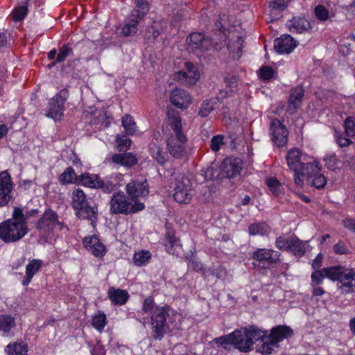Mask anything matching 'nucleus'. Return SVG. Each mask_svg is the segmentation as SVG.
Wrapping results in <instances>:
<instances>
[{
  "label": "nucleus",
  "mask_w": 355,
  "mask_h": 355,
  "mask_svg": "<svg viewBox=\"0 0 355 355\" xmlns=\"http://www.w3.org/2000/svg\"><path fill=\"white\" fill-rule=\"evenodd\" d=\"M151 258L149 251H141L134 254L133 261L135 265L141 266L148 263Z\"/></svg>",
  "instance_id": "42"
},
{
  "label": "nucleus",
  "mask_w": 355,
  "mask_h": 355,
  "mask_svg": "<svg viewBox=\"0 0 355 355\" xmlns=\"http://www.w3.org/2000/svg\"><path fill=\"white\" fill-rule=\"evenodd\" d=\"M42 266V261L40 259H33L26 267V275L22 281L24 286H28L33 276L40 270Z\"/></svg>",
  "instance_id": "30"
},
{
  "label": "nucleus",
  "mask_w": 355,
  "mask_h": 355,
  "mask_svg": "<svg viewBox=\"0 0 355 355\" xmlns=\"http://www.w3.org/2000/svg\"><path fill=\"white\" fill-rule=\"evenodd\" d=\"M264 336V331L255 326L236 329L232 332V345L241 352H247Z\"/></svg>",
  "instance_id": "2"
},
{
  "label": "nucleus",
  "mask_w": 355,
  "mask_h": 355,
  "mask_svg": "<svg viewBox=\"0 0 355 355\" xmlns=\"http://www.w3.org/2000/svg\"><path fill=\"white\" fill-rule=\"evenodd\" d=\"M64 92V90H62L61 92L55 96L49 102V111L46 114V116L52 118L55 121L60 120L63 115L65 99L68 97L67 92Z\"/></svg>",
  "instance_id": "14"
},
{
  "label": "nucleus",
  "mask_w": 355,
  "mask_h": 355,
  "mask_svg": "<svg viewBox=\"0 0 355 355\" xmlns=\"http://www.w3.org/2000/svg\"><path fill=\"white\" fill-rule=\"evenodd\" d=\"M304 96L303 90H294L288 100V109L295 112L300 105Z\"/></svg>",
  "instance_id": "35"
},
{
  "label": "nucleus",
  "mask_w": 355,
  "mask_h": 355,
  "mask_svg": "<svg viewBox=\"0 0 355 355\" xmlns=\"http://www.w3.org/2000/svg\"><path fill=\"white\" fill-rule=\"evenodd\" d=\"M106 324V315L101 312L93 317L92 325L98 331H101Z\"/></svg>",
  "instance_id": "48"
},
{
  "label": "nucleus",
  "mask_w": 355,
  "mask_h": 355,
  "mask_svg": "<svg viewBox=\"0 0 355 355\" xmlns=\"http://www.w3.org/2000/svg\"><path fill=\"white\" fill-rule=\"evenodd\" d=\"M345 132L347 136H355V119L353 117L349 116L346 119L345 121Z\"/></svg>",
  "instance_id": "54"
},
{
  "label": "nucleus",
  "mask_w": 355,
  "mask_h": 355,
  "mask_svg": "<svg viewBox=\"0 0 355 355\" xmlns=\"http://www.w3.org/2000/svg\"><path fill=\"white\" fill-rule=\"evenodd\" d=\"M270 132L271 139L277 146H283L287 144L288 132L279 120L274 119L271 121Z\"/></svg>",
  "instance_id": "17"
},
{
  "label": "nucleus",
  "mask_w": 355,
  "mask_h": 355,
  "mask_svg": "<svg viewBox=\"0 0 355 355\" xmlns=\"http://www.w3.org/2000/svg\"><path fill=\"white\" fill-rule=\"evenodd\" d=\"M169 100L173 105L186 110L192 103V97L187 90H171Z\"/></svg>",
  "instance_id": "20"
},
{
  "label": "nucleus",
  "mask_w": 355,
  "mask_h": 355,
  "mask_svg": "<svg viewBox=\"0 0 355 355\" xmlns=\"http://www.w3.org/2000/svg\"><path fill=\"white\" fill-rule=\"evenodd\" d=\"M36 227L39 233L42 235L51 234L55 227H58L60 230L64 227L67 228L64 223L59 220L57 213L51 209H46L39 218Z\"/></svg>",
  "instance_id": "8"
},
{
  "label": "nucleus",
  "mask_w": 355,
  "mask_h": 355,
  "mask_svg": "<svg viewBox=\"0 0 355 355\" xmlns=\"http://www.w3.org/2000/svg\"><path fill=\"white\" fill-rule=\"evenodd\" d=\"M27 346L22 343H13L7 346L8 355H27Z\"/></svg>",
  "instance_id": "40"
},
{
  "label": "nucleus",
  "mask_w": 355,
  "mask_h": 355,
  "mask_svg": "<svg viewBox=\"0 0 355 355\" xmlns=\"http://www.w3.org/2000/svg\"><path fill=\"white\" fill-rule=\"evenodd\" d=\"M297 46V42L288 34H284L274 41V48L280 54L291 53Z\"/></svg>",
  "instance_id": "21"
},
{
  "label": "nucleus",
  "mask_w": 355,
  "mask_h": 355,
  "mask_svg": "<svg viewBox=\"0 0 355 355\" xmlns=\"http://www.w3.org/2000/svg\"><path fill=\"white\" fill-rule=\"evenodd\" d=\"M248 231L250 235L264 236L269 233L270 228L268 226V225L265 223H256L251 224L248 227Z\"/></svg>",
  "instance_id": "36"
},
{
  "label": "nucleus",
  "mask_w": 355,
  "mask_h": 355,
  "mask_svg": "<svg viewBox=\"0 0 355 355\" xmlns=\"http://www.w3.org/2000/svg\"><path fill=\"white\" fill-rule=\"evenodd\" d=\"M188 267L189 269L195 270L196 272H202L203 271V266L199 261L191 259L189 260L188 263Z\"/></svg>",
  "instance_id": "58"
},
{
  "label": "nucleus",
  "mask_w": 355,
  "mask_h": 355,
  "mask_svg": "<svg viewBox=\"0 0 355 355\" xmlns=\"http://www.w3.org/2000/svg\"><path fill=\"white\" fill-rule=\"evenodd\" d=\"M98 189H101L105 193H110L116 189V184L110 180H103L100 178Z\"/></svg>",
  "instance_id": "53"
},
{
  "label": "nucleus",
  "mask_w": 355,
  "mask_h": 355,
  "mask_svg": "<svg viewBox=\"0 0 355 355\" xmlns=\"http://www.w3.org/2000/svg\"><path fill=\"white\" fill-rule=\"evenodd\" d=\"M288 31L294 34H303L312 31L311 21L305 17L295 16L286 22Z\"/></svg>",
  "instance_id": "18"
},
{
  "label": "nucleus",
  "mask_w": 355,
  "mask_h": 355,
  "mask_svg": "<svg viewBox=\"0 0 355 355\" xmlns=\"http://www.w3.org/2000/svg\"><path fill=\"white\" fill-rule=\"evenodd\" d=\"M169 311L168 306H162L156 307L152 313L151 326L155 339L160 340L169 328Z\"/></svg>",
  "instance_id": "7"
},
{
  "label": "nucleus",
  "mask_w": 355,
  "mask_h": 355,
  "mask_svg": "<svg viewBox=\"0 0 355 355\" xmlns=\"http://www.w3.org/2000/svg\"><path fill=\"white\" fill-rule=\"evenodd\" d=\"M266 184L274 196H279L282 193L283 187L277 179L269 178L266 180Z\"/></svg>",
  "instance_id": "43"
},
{
  "label": "nucleus",
  "mask_w": 355,
  "mask_h": 355,
  "mask_svg": "<svg viewBox=\"0 0 355 355\" xmlns=\"http://www.w3.org/2000/svg\"><path fill=\"white\" fill-rule=\"evenodd\" d=\"M293 334V330L286 325H277L271 329L268 335L278 345L284 339H288Z\"/></svg>",
  "instance_id": "25"
},
{
  "label": "nucleus",
  "mask_w": 355,
  "mask_h": 355,
  "mask_svg": "<svg viewBox=\"0 0 355 355\" xmlns=\"http://www.w3.org/2000/svg\"><path fill=\"white\" fill-rule=\"evenodd\" d=\"M242 165L240 159L227 157L223 160L220 166V175L228 178H234L240 173Z\"/></svg>",
  "instance_id": "19"
},
{
  "label": "nucleus",
  "mask_w": 355,
  "mask_h": 355,
  "mask_svg": "<svg viewBox=\"0 0 355 355\" xmlns=\"http://www.w3.org/2000/svg\"><path fill=\"white\" fill-rule=\"evenodd\" d=\"M135 4V8L148 12L150 10V3L148 0H133Z\"/></svg>",
  "instance_id": "57"
},
{
  "label": "nucleus",
  "mask_w": 355,
  "mask_h": 355,
  "mask_svg": "<svg viewBox=\"0 0 355 355\" xmlns=\"http://www.w3.org/2000/svg\"><path fill=\"white\" fill-rule=\"evenodd\" d=\"M28 232L26 223L7 220L0 224V239L6 243L21 239Z\"/></svg>",
  "instance_id": "5"
},
{
  "label": "nucleus",
  "mask_w": 355,
  "mask_h": 355,
  "mask_svg": "<svg viewBox=\"0 0 355 355\" xmlns=\"http://www.w3.org/2000/svg\"><path fill=\"white\" fill-rule=\"evenodd\" d=\"M191 188V182L189 178H178L174 187V200L178 203H189L192 198Z\"/></svg>",
  "instance_id": "11"
},
{
  "label": "nucleus",
  "mask_w": 355,
  "mask_h": 355,
  "mask_svg": "<svg viewBox=\"0 0 355 355\" xmlns=\"http://www.w3.org/2000/svg\"><path fill=\"white\" fill-rule=\"evenodd\" d=\"M78 178L74 170L71 167H69L61 175L60 181L63 184L76 183Z\"/></svg>",
  "instance_id": "46"
},
{
  "label": "nucleus",
  "mask_w": 355,
  "mask_h": 355,
  "mask_svg": "<svg viewBox=\"0 0 355 355\" xmlns=\"http://www.w3.org/2000/svg\"><path fill=\"white\" fill-rule=\"evenodd\" d=\"M200 73L191 62H184V71H178L173 73V80L180 85L191 87L196 84L200 79Z\"/></svg>",
  "instance_id": "9"
},
{
  "label": "nucleus",
  "mask_w": 355,
  "mask_h": 355,
  "mask_svg": "<svg viewBox=\"0 0 355 355\" xmlns=\"http://www.w3.org/2000/svg\"><path fill=\"white\" fill-rule=\"evenodd\" d=\"M85 248L96 257H103L106 252L105 245L95 236H87L83 239Z\"/></svg>",
  "instance_id": "24"
},
{
  "label": "nucleus",
  "mask_w": 355,
  "mask_h": 355,
  "mask_svg": "<svg viewBox=\"0 0 355 355\" xmlns=\"http://www.w3.org/2000/svg\"><path fill=\"white\" fill-rule=\"evenodd\" d=\"M73 55V51L70 44L69 43L64 44L59 49V52L57 55L56 60L57 62H62L67 57Z\"/></svg>",
  "instance_id": "44"
},
{
  "label": "nucleus",
  "mask_w": 355,
  "mask_h": 355,
  "mask_svg": "<svg viewBox=\"0 0 355 355\" xmlns=\"http://www.w3.org/2000/svg\"><path fill=\"white\" fill-rule=\"evenodd\" d=\"M154 307V300L152 297H146L143 302L142 309L144 312L151 311Z\"/></svg>",
  "instance_id": "61"
},
{
  "label": "nucleus",
  "mask_w": 355,
  "mask_h": 355,
  "mask_svg": "<svg viewBox=\"0 0 355 355\" xmlns=\"http://www.w3.org/2000/svg\"><path fill=\"white\" fill-rule=\"evenodd\" d=\"M314 14L315 17L321 21H325L329 17V10L322 5H318L315 7Z\"/></svg>",
  "instance_id": "49"
},
{
  "label": "nucleus",
  "mask_w": 355,
  "mask_h": 355,
  "mask_svg": "<svg viewBox=\"0 0 355 355\" xmlns=\"http://www.w3.org/2000/svg\"><path fill=\"white\" fill-rule=\"evenodd\" d=\"M334 251L336 254H344L347 252L346 245L343 242H338L334 246Z\"/></svg>",
  "instance_id": "63"
},
{
  "label": "nucleus",
  "mask_w": 355,
  "mask_h": 355,
  "mask_svg": "<svg viewBox=\"0 0 355 355\" xmlns=\"http://www.w3.org/2000/svg\"><path fill=\"white\" fill-rule=\"evenodd\" d=\"M320 170V168L319 166V164L316 162H305L303 166V171L305 172L304 173L309 178V179L312 178L314 175L318 174Z\"/></svg>",
  "instance_id": "45"
},
{
  "label": "nucleus",
  "mask_w": 355,
  "mask_h": 355,
  "mask_svg": "<svg viewBox=\"0 0 355 355\" xmlns=\"http://www.w3.org/2000/svg\"><path fill=\"white\" fill-rule=\"evenodd\" d=\"M262 344L258 347L257 351L263 355H269L277 352L279 347L275 341L264 332V336L260 339Z\"/></svg>",
  "instance_id": "29"
},
{
  "label": "nucleus",
  "mask_w": 355,
  "mask_h": 355,
  "mask_svg": "<svg viewBox=\"0 0 355 355\" xmlns=\"http://www.w3.org/2000/svg\"><path fill=\"white\" fill-rule=\"evenodd\" d=\"M288 7L285 0H270L268 2V9L270 13L279 14L284 11Z\"/></svg>",
  "instance_id": "39"
},
{
  "label": "nucleus",
  "mask_w": 355,
  "mask_h": 355,
  "mask_svg": "<svg viewBox=\"0 0 355 355\" xmlns=\"http://www.w3.org/2000/svg\"><path fill=\"white\" fill-rule=\"evenodd\" d=\"M289 245V238L286 239L284 236H280L276 239L275 246L281 250H288Z\"/></svg>",
  "instance_id": "56"
},
{
  "label": "nucleus",
  "mask_w": 355,
  "mask_h": 355,
  "mask_svg": "<svg viewBox=\"0 0 355 355\" xmlns=\"http://www.w3.org/2000/svg\"><path fill=\"white\" fill-rule=\"evenodd\" d=\"M162 31V23L159 21H153L150 26L146 27L144 39L148 41L156 40Z\"/></svg>",
  "instance_id": "32"
},
{
  "label": "nucleus",
  "mask_w": 355,
  "mask_h": 355,
  "mask_svg": "<svg viewBox=\"0 0 355 355\" xmlns=\"http://www.w3.org/2000/svg\"><path fill=\"white\" fill-rule=\"evenodd\" d=\"M150 153L153 157L161 165H163L166 159L165 157V153L162 151V148L155 144H153L150 147Z\"/></svg>",
  "instance_id": "41"
},
{
  "label": "nucleus",
  "mask_w": 355,
  "mask_h": 355,
  "mask_svg": "<svg viewBox=\"0 0 355 355\" xmlns=\"http://www.w3.org/2000/svg\"><path fill=\"white\" fill-rule=\"evenodd\" d=\"M332 269H335V267L324 268L322 270H317L312 272V286H317L321 284L324 277H327L331 280L336 281V275H333Z\"/></svg>",
  "instance_id": "27"
},
{
  "label": "nucleus",
  "mask_w": 355,
  "mask_h": 355,
  "mask_svg": "<svg viewBox=\"0 0 355 355\" xmlns=\"http://www.w3.org/2000/svg\"><path fill=\"white\" fill-rule=\"evenodd\" d=\"M125 191L130 200L133 202H139V198L148 196V184L143 178L133 180L126 184Z\"/></svg>",
  "instance_id": "12"
},
{
  "label": "nucleus",
  "mask_w": 355,
  "mask_h": 355,
  "mask_svg": "<svg viewBox=\"0 0 355 355\" xmlns=\"http://www.w3.org/2000/svg\"><path fill=\"white\" fill-rule=\"evenodd\" d=\"M333 275H336L338 282V289L342 293L355 292V268H347L343 266H336L332 269Z\"/></svg>",
  "instance_id": "6"
},
{
  "label": "nucleus",
  "mask_w": 355,
  "mask_h": 355,
  "mask_svg": "<svg viewBox=\"0 0 355 355\" xmlns=\"http://www.w3.org/2000/svg\"><path fill=\"white\" fill-rule=\"evenodd\" d=\"M308 246L306 241H302L296 236H291L289 237V245L287 251L301 257L305 254Z\"/></svg>",
  "instance_id": "28"
},
{
  "label": "nucleus",
  "mask_w": 355,
  "mask_h": 355,
  "mask_svg": "<svg viewBox=\"0 0 355 355\" xmlns=\"http://www.w3.org/2000/svg\"><path fill=\"white\" fill-rule=\"evenodd\" d=\"M187 142V136L166 135V149L174 158L179 159L185 155Z\"/></svg>",
  "instance_id": "13"
},
{
  "label": "nucleus",
  "mask_w": 355,
  "mask_h": 355,
  "mask_svg": "<svg viewBox=\"0 0 355 355\" xmlns=\"http://www.w3.org/2000/svg\"><path fill=\"white\" fill-rule=\"evenodd\" d=\"M121 123L127 135H132L137 131V125L132 116L125 114L123 116Z\"/></svg>",
  "instance_id": "37"
},
{
  "label": "nucleus",
  "mask_w": 355,
  "mask_h": 355,
  "mask_svg": "<svg viewBox=\"0 0 355 355\" xmlns=\"http://www.w3.org/2000/svg\"><path fill=\"white\" fill-rule=\"evenodd\" d=\"M224 144V137L221 135H218L212 137L210 147L213 151L217 152Z\"/></svg>",
  "instance_id": "55"
},
{
  "label": "nucleus",
  "mask_w": 355,
  "mask_h": 355,
  "mask_svg": "<svg viewBox=\"0 0 355 355\" xmlns=\"http://www.w3.org/2000/svg\"><path fill=\"white\" fill-rule=\"evenodd\" d=\"M166 116V123L169 127V132L166 135L187 136L182 130V119L179 112L173 109L168 108Z\"/></svg>",
  "instance_id": "16"
},
{
  "label": "nucleus",
  "mask_w": 355,
  "mask_h": 355,
  "mask_svg": "<svg viewBox=\"0 0 355 355\" xmlns=\"http://www.w3.org/2000/svg\"><path fill=\"white\" fill-rule=\"evenodd\" d=\"M15 326L13 317L8 315H0V331L8 334Z\"/></svg>",
  "instance_id": "38"
},
{
  "label": "nucleus",
  "mask_w": 355,
  "mask_h": 355,
  "mask_svg": "<svg viewBox=\"0 0 355 355\" xmlns=\"http://www.w3.org/2000/svg\"><path fill=\"white\" fill-rule=\"evenodd\" d=\"M148 12L137 8L132 9L125 17L121 28V34L124 37L134 36L138 31V25L143 21Z\"/></svg>",
  "instance_id": "10"
},
{
  "label": "nucleus",
  "mask_w": 355,
  "mask_h": 355,
  "mask_svg": "<svg viewBox=\"0 0 355 355\" xmlns=\"http://www.w3.org/2000/svg\"><path fill=\"white\" fill-rule=\"evenodd\" d=\"M343 224L345 228L355 232V219L345 218L343 220Z\"/></svg>",
  "instance_id": "64"
},
{
  "label": "nucleus",
  "mask_w": 355,
  "mask_h": 355,
  "mask_svg": "<svg viewBox=\"0 0 355 355\" xmlns=\"http://www.w3.org/2000/svg\"><path fill=\"white\" fill-rule=\"evenodd\" d=\"M13 184L7 171L0 173V207L7 205L12 198Z\"/></svg>",
  "instance_id": "15"
},
{
  "label": "nucleus",
  "mask_w": 355,
  "mask_h": 355,
  "mask_svg": "<svg viewBox=\"0 0 355 355\" xmlns=\"http://www.w3.org/2000/svg\"><path fill=\"white\" fill-rule=\"evenodd\" d=\"M309 181L311 185L319 189H322L327 183L326 178L319 173L309 178Z\"/></svg>",
  "instance_id": "50"
},
{
  "label": "nucleus",
  "mask_w": 355,
  "mask_h": 355,
  "mask_svg": "<svg viewBox=\"0 0 355 355\" xmlns=\"http://www.w3.org/2000/svg\"><path fill=\"white\" fill-rule=\"evenodd\" d=\"M112 161L114 163L124 166H132L137 163V159L131 153L116 154L112 156Z\"/></svg>",
  "instance_id": "34"
},
{
  "label": "nucleus",
  "mask_w": 355,
  "mask_h": 355,
  "mask_svg": "<svg viewBox=\"0 0 355 355\" xmlns=\"http://www.w3.org/2000/svg\"><path fill=\"white\" fill-rule=\"evenodd\" d=\"M286 158L288 166L293 171L303 169V166L306 161V155L297 148L288 150Z\"/></svg>",
  "instance_id": "22"
},
{
  "label": "nucleus",
  "mask_w": 355,
  "mask_h": 355,
  "mask_svg": "<svg viewBox=\"0 0 355 355\" xmlns=\"http://www.w3.org/2000/svg\"><path fill=\"white\" fill-rule=\"evenodd\" d=\"M144 207V203L133 202L122 191L114 193L110 201V211L114 214L128 215L141 211Z\"/></svg>",
  "instance_id": "3"
},
{
  "label": "nucleus",
  "mask_w": 355,
  "mask_h": 355,
  "mask_svg": "<svg viewBox=\"0 0 355 355\" xmlns=\"http://www.w3.org/2000/svg\"><path fill=\"white\" fill-rule=\"evenodd\" d=\"M71 205L76 210V214L78 217L87 218L90 220H93V219L96 218V208L90 205L85 193L79 188L75 189L72 191Z\"/></svg>",
  "instance_id": "4"
},
{
  "label": "nucleus",
  "mask_w": 355,
  "mask_h": 355,
  "mask_svg": "<svg viewBox=\"0 0 355 355\" xmlns=\"http://www.w3.org/2000/svg\"><path fill=\"white\" fill-rule=\"evenodd\" d=\"M100 178L96 175L83 173L78 176L76 184H82L93 189H98L99 187Z\"/></svg>",
  "instance_id": "31"
},
{
  "label": "nucleus",
  "mask_w": 355,
  "mask_h": 355,
  "mask_svg": "<svg viewBox=\"0 0 355 355\" xmlns=\"http://www.w3.org/2000/svg\"><path fill=\"white\" fill-rule=\"evenodd\" d=\"M164 245L166 251L176 257H180L182 254V245L180 241L170 233H167L165 236Z\"/></svg>",
  "instance_id": "26"
},
{
  "label": "nucleus",
  "mask_w": 355,
  "mask_h": 355,
  "mask_svg": "<svg viewBox=\"0 0 355 355\" xmlns=\"http://www.w3.org/2000/svg\"><path fill=\"white\" fill-rule=\"evenodd\" d=\"M8 220H15L20 223H26L22 210L18 207H15L14 209L12 218L9 219Z\"/></svg>",
  "instance_id": "59"
},
{
  "label": "nucleus",
  "mask_w": 355,
  "mask_h": 355,
  "mask_svg": "<svg viewBox=\"0 0 355 355\" xmlns=\"http://www.w3.org/2000/svg\"><path fill=\"white\" fill-rule=\"evenodd\" d=\"M294 172V182L296 185L301 187L303 184L302 178L306 176L304 175V171L303 169L299 170V171H293Z\"/></svg>",
  "instance_id": "62"
},
{
  "label": "nucleus",
  "mask_w": 355,
  "mask_h": 355,
  "mask_svg": "<svg viewBox=\"0 0 355 355\" xmlns=\"http://www.w3.org/2000/svg\"><path fill=\"white\" fill-rule=\"evenodd\" d=\"M108 295L112 302L116 305L124 304L128 298V292L121 289L111 288Z\"/></svg>",
  "instance_id": "33"
},
{
  "label": "nucleus",
  "mask_w": 355,
  "mask_h": 355,
  "mask_svg": "<svg viewBox=\"0 0 355 355\" xmlns=\"http://www.w3.org/2000/svg\"><path fill=\"white\" fill-rule=\"evenodd\" d=\"M225 15L220 14L218 19L214 24L212 36L207 37L204 34L194 32L189 34L187 38V49L189 51L200 56L204 51L214 48L220 49L224 44H227L230 54L234 60H239L243 55L244 40L243 37L238 36L233 43L227 41V29L223 23Z\"/></svg>",
  "instance_id": "1"
},
{
  "label": "nucleus",
  "mask_w": 355,
  "mask_h": 355,
  "mask_svg": "<svg viewBox=\"0 0 355 355\" xmlns=\"http://www.w3.org/2000/svg\"><path fill=\"white\" fill-rule=\"evenodd\" d=\"M224 82L229 89L236 87L238 83V77L234 75L227 76L225 78Z\"/></svg>",
  "instance_id": "60"
},
{
  "label": "nucleus",
  "mask_w": 355,
  "mask_h": 355,
  "mask_svg": "<svg viewBox=\"0 0 355 355\" xmlns=\"http://www.w3.org/2000/svg\"><path fill=\"white\" fill-rule=\"evenodd\" d=\"M275 74V71L270 66H263L259 69V77L263 80H270Z\"/></svg>",
  "instance_id": "51"
},
{
  "label": "nucleus",
  "mask_w": 355,
  "mask_h": 355,
  "mask_svg": "<svg viewBox=\"0 0 355 355\" xmlns=\"http://www.w3.org/2000/svg\"><path fill=\"white\" fill-rule=\"evenodd\" d=\"M280 253L272 249L259 248L252 253V258L259 262H267L268 264H275L279 260Z\"/></svg>",
  "instance_id": "23"
},
{
  "label": "nucleus",
  "mask_w": 355,
  "mask_h": 355,
  "mask_svg": "<svg viewBox=\"0 0 355 355\" xmlns=\"http://www.w3.org/2000/svg\"><path fill=\"white\" fill-rule=\"evenodd\" d=\"M27 3L19 6L12 11V19L15 21H20L23 20L28 15Z\"/></svg>",
  "instance_id": "47"
},
{
  "label": "nucleus",
  "mask_w": 355,
  "mask_h": 355,
  "mask_svg": "<svg viewBox=\"0 0 355 355\" xmlns=\"http://www.w3.org/2000/svg\"><path fill=\"white\" fill-rule=\"evenodd\" d=\"M214 110V107L211 101H204L201 105L200 110L198 111V115H200L201 117H206Z\"/></svg>",
  "instance_id": "52"
}]
</instances>
